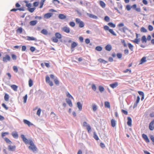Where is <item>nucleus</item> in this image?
<instances>
[{"label": "nucleus", "instance_id": "obj_1", "mask_svg": "<svg viewBox=\"0 0 154 154\" xmlns=\"http://www.w3.org/2000/svg\"><path fill=\"white\" fill-rule=\"evenodd\" d=\"M20 137L26 144H29L30 145V146H29V150L32 151L33 152H35L37 151V148L31 140L27 139L23 134H21Z\"/></svg>", "mask_w": 154, "mask_h": 154}, {"label": "nucleus", "instance_id": "obj_2", "mask_svg": "<svg viewBox=\"0 0 154 154\" xmlns=\"http://www.w3.org/2000/svg\"><path fill=\"white\" fill-rule=\"evenodd\" d=\"M24 2L26 3V6L28 8V10L31 13L33 12L35 8H31L32 6V4L31 3H28V1H25Z\"/></svg>", "mask_w": 154, "mask_h": 154}, {"label": "nucleus", "instance_id": "obj_3", "mask_svg": "<svg viewBox=\"0 0 154 154\" xmlns=\"http://www.w3.org/2000/svg\"><path fill=\"white\" fill-rule=\"evenodd\" d=\"M75 22L77 24H79V27L80 28L83 27L85 25L84 23L81 21V20L78 18H76L75 20Z\"/></svg>", "mask_w": 154, "mask_h": 154}, {"label": "nucleus", "instance_id": "obj_4", "mask_svg": "<svg viewBox=\"0 0 154 154\" xmlns=\"http://www.w3.org/2000/svg\"><path fill=\"white\" fill-rule=\"evenodd\" d=\"M45 81L46 82L48 83L50 86H52L53 85V82L50 81V78L47 75L46 76Z\"/></svg>", "mask_w": 154, "mask_h": 154}, {"label": "nucleus", "instance_id": "obj_5", "mask_svg": "<svg viewBox=\"0 0 154 154\" xmlns=\"http://www.w3.org/2000/svg\"><path fill=\"white\" fill-rule=\"evenodd\" d=\"M149 128L151 131H153L154 129V119L152 120L149 123Z\"/></svg>", "mask_w": 154, "mask_h": 154}, {"label": "nucleus", "instance_id": "obj_6", "mask_svg": "<svg viewBox=\"0 0 154 154\" xmlns=\"http://www.w3.org/2000/svg\"><path fill=\"white\" fill-rule=\"evenodd\" d=\"M11 60V58L8 55H6L5 57L3 58V60L4 62H7L8 61H9Z\"/></svg>", "mask_w": 154, "mask_h": 154}, {"label": "nucleus", "instance_id": "obj_7", "mask_svg": "<svg viewBox=\"0 0 154 154\" xmlns=\"http://www.w3.org/2000/svg\"><path fill=\"white\" fill-rule=\"evenodd\" d=\"M62 30L63 31L66 33H69L70 32L69 28L67 26L63 27L62 28Z\"/></svg>", "mask_w": 154, "mask_h": 154}, {"label": "nucleus", "instance_id": "obj_8", "mask_svg": "<svg viewBox=\"0 0 154 154\" xmlns=\"http://www.w3.org/2000/svg\"><path fill=\"white\" fill-rule=\"evenodd\" d=\"M23 122L25 124L27 125L29 127H30L31 126L33 125V124L32 123L26 119H23Z\"/></svg>", "mask_w": 154, "mask_h": 154}, {"label": "nucleus", "instance_id": "obj_9", "mask_svg": "<svg viewBox=\"0 0 154 154\" xmlns=\"http://www.w3.org/2000/svg\"><path fill=\"white\" fill-rule=\"evenodd\" d=\"M16 146H15L10 145L8 146V149L9 151H14L15 150Z\"/></svg>", "mask_w": 154, "mask_h": 154}, {"label": "nucleus", "instance_id": "obj_10", "mask_svg": "<svg viewBox=\"0 0 154 154\" xmlns=\"http://www.w3.org/2000/svg\"><path fill=\"white\" fill-rule=\"evenodd\" d=\"M140 100V97L139 96H138L137 97V100L134 103L133 108H134L137 107L138 103H139Z\"/></svg>", "mask_w": 154, "mask_h": 154}, {"label": "nucleus", "instance_id": "obj_11", "mask_svg": "<svg viewBox=\"0 0 154 154\" xmlns=\"http://www.w3.org/2000/svg\"><path fill=\"white\" fill-rule=\"evenodd\" d=\"M53 13H48L45 14L44 16V18L46 19H48L50 18L53 15Z\"/></svg>", "mask_w": 154, "mask_h": 154}, {"label": "nucleus", "instance_id": "obj_12", "mask_svg": "<svg viewBox=\"0 0 154 154\" xmlns=\"http://www.w3.org/2000/svg\"><path fill=\"white\" fill-rule=\"evenodd\" d=\"M142 137L143 138V139H144V140L147 143H149V139H148V137H147V135L144 134H143L142 135Z\"/></svg>", "mask_w": 154, "mask_h": 154}, {"label": "nucleus", "instance_id": "obj_13", "mask_svg": "<svg viewBox=\"0 0 154 154\" xmlns=\"http://www.w3.org/2000/svg\"><path fill=\"white\" fill-rule=\"evenodd\" d=\"M142 137L143 138V139H144V140L147 143H149V139H148V137H147V135L144 134H143L142 135Z\"/></svg>", "mask_w": 154, "mask_h": 154}, {"label": "nucleus", "instance_id": "obj_14", "mask_svg": "<svg viewBox=\"0 0 154 154\" xmlns=\"http://www.w3.org/2000/svg\"><path fill=\"white\" fill-rule=\"evenodd\" d=\"M118 85V83L117 82H115L110 85V86L112 88L116 87Z\"/></svg>", "mask_w": 154, "mask_h": 154}, {"label": "nucleus", "instance_id": "obj_15", "mask_svg": "<svg viewBox=\"0 0 154 154\" xmlns=\"http://www.w3.org/2000/svg\"><path fill=\"white\" fill-rule=\"evenodd\" d=\"M132 120L131 118L130 117H128L127 125L130 126H131L132 125Z\"/></svg>", "mask_w": 154, "mask_h": 154}, {"label": "nucleus", "instance_id": "obj_16", "mask_svg": "<svg viewBox=\"0 0 154 154\" xmlns=\"http://www.w3.org/2000/svg\"><path fill=\"white\" fill-rule=\"evenodd\" d=\"M12 135L15 138H17L18 135L16 131H14L12 133Z\"/></svg>", "mask_w": 154, "mask_h": 154}, {"label": "nucleus", "instance_id": "obj_17", "mask_svg": "<svg viewBox=\"0 0 154 154\" xmlns=\"http://www.w3.org/2000/svg\"><path fill=\"white\" fill-rule=\"evenodd\" d=\"M17 10H19L20 11H24V9L23 8H19L17 9L13 8L11 10V11H16Z\"/></svg>", "mask_w": 154, "mask_h": 154}, {"label": "nucleus", "instance_id": "obj_18", "mask_svg": "<svg viewBox=\"0 0 154 154\" xmlns=\"http://www.w3.org/2000/svg\"><path fill=\"white\" fill-rule=\"evenodd\" d=\"M138 93L139 95L142 96L141 100H143L144 99V93L142 91H138Z\"/></svg>", "mask_w": 154, "mask_h": 154}, {"label": "nucleus", "instance_id": "obj_19", "mask_svg": "<svg viewBox=\"0 0 154 154\" xmlns=\"http://www.w3.org/2000/svg\"><path fill=\"white\" fill-rule=\"evenodd\" d=\"M58 17L60 19L63 20L66 18V16L63 14H60L58 16Z\"/></svg>", "mask_w": 154, "mask_h": 154}, {"label": "nucleus", "instance_id": "obj_20", "mask_svg": "<svg viewBox=\"0 0 154 154\" xmlns=\"http://www.w3.org/2000/svg\"><path fill=\"white\" fill-rule=\"evenodd\" d=\"M66 101L70 107L72 106V104L71 100L69 99H66Z\"/></svg>", "mask_w": 154, "mask_h": 154}, {"label": "nucleus", "instance_id": "obj_21", "mask_svg": "<svg viewBox=\"0 0 154 154\" xmlns=\"http://www.w3.org/2000/svg\"><path fill=\"white\" fill-rule=\"evenodd\" d=\"M105 49L108 51H110L112 49V48L111 45H107L105 47Z\"/></svg>", "mask_w": 154, "mask_h": 154}, {"label": "nucleus", "instance_id": "obj_22", "mask_svg": "<svg viewBox=\"0 0 154 154\" xmlns=\"http://www.w3.org/2000/svg\"><path fill=\"white\" fill-rule=\"evenodd\" d=\"M11 87L14 91H17L18 86L17 85H13L11 86Z\"/></svg>", "mask_w": 154, "mask_h": 154}, {"label": "nucleus", "instance_id": "obj_23", "mask_svg": "<svg viewBox=\"0 0 154 154\" xmlns=\"http://www.w3.org/2000/svg\"><path fill=\"white\" fill-rule=\"evenodd\" d=\"M77 105L79 110L81 111L82 109V105L79 102H78Z\"/></svg>", "mask_w": 154, "mask_h": 154}, {"label": "nucleus", "instance_id": "obj_24", "mask_svg": "<svg viewBox=\"0 0 154 154\" xmlns=\"http://www.w3.org/2000/svg\"><path fill=\"white\" fill-rule=\"evenodd\" d=\"M138 38V35L137 34H136V38H135L134 40H132V42H134V43L138 44L140 41V40L139 39L137 38Z\"/></svg>", "mask_w": 154, "mask_h": 154}, {"label": "nucleus", "instance_id": "obj_25", "mask_svg": "<svg viewBox=\"0 0 154 154\" xmlns=\"http://www.w3.org/2000/svg\"><path fill=\"white\" fill-rule=\"evenodd\" d=\"M78 45V44L75 42H73L71 44V49L74 48Z\"/></svg>", "mask_w": 154, "mask_h": 154}, {"label": "nucleus", "instance_id": "obj_26", "mask_svg": "<svg viewBox=\"0 0 154 154\" xmlns=\"http://www.w3.org/2000/svg\"><path fill=\"white\" fill-rule=\"evenodd\" d=\"M88 16L90 18H91L93 19H97L98 18V17L97 16L94 15L93 14H88Z\"/></svg>", "mask_w": 154, "mask_h": 154}, {"label": "nucleus", "instance_id": "obj_27", "mask_svg": "<svg viewBox=\"0 0 154 154\" xmlns=\"http://www.w3.org/2000/svg\"><path fill=\"white\" fill-rule=\"evenodd\" d=\"M27 40L28 41H32V40L36 41L37 40L34 37H30V36H27Z\"/></svg>", "mask_w": 154, "mask_h": 154}, {"label": "nucleus", "instance_id": "obj_28", "mask_svg": "<svg viewBox=\"0 0 154 154\" xmlns=\"http://www.w3.org/2000/svg\"><path fill=\"white\" fill-rule=\"evenodd\" d=\"M111 126L113 127H114L116 125V122L115 120L113 119L111 120Z\"/></svg>", "mask_w": 154, "mask_h": 154}, {"label": "nucleus", "instance_id": "obj_29", "mask_svg": "<svg viewBox=\"0 0 154 154\" xmlns=\"http://www.w3.org/2000/svg\"><path fill=\"white\" fill-rule=\"evenodd\" d=\"M100 6L103 8H105L106 7V4L103 1H100Z\"/></svg>", "mask_w": 154, "mask_h": 154}, {"label": "nucleus", "instance_id": "obj_30", "mask_svg": "<svg viewBox=\"0 0 154 154\" xmlns=\"http://www.w3.org/2000/svg\"><path fill=\"white\" fill-rule=\"evenodd\" d=\"M37 21L36 20H32L30 22L29 24L31 26H34L37 24Z\"/></svg>", "mask_w": 154, "mask_h": 154}, {"label": "nucleus", "instance_id": "obj_31", "mask_svg": "<svg viewBox=\"0 0 154 154\" xmlns=\"http://www.w3.org/2000/svg\"><path fill=\"white\" fill-rule=\"evenodd\" d=\"M98 61L100 63H103L104 64H106L107 63V61L102 59L100 58L98 60Z\"/></svg>", "mask_w": 154, "mask_h": 154}, {"label": "nucleus", "instance_id": "obj_32", "mask_svg": "<svg viewBox=\"0 0 154 154\" xmlns=\"http://www.w3.org/2000/svg\"><path fill=\"white\" fill-rule=\"evenodd\" d=\"M56 37L58 39H61L62 38V35L58 32H57L55 34Z\"/></svg>", "mask_w": 154, "mask_h": 154}, {"label": "nucleus", "instance_id": "obj_33", "mask_svg": "<svg viewBox=\"0 0 154 154\" xmlns=\"http://www.w3.org/2000/svg\"><path fill=\"white\" fill-rule=\"evenodd\" d=\"M105 107L108 108H110V105L109 103L107 101H106L104 103Z\"/></svg>", "mask_w": 154, "mask_h": 154}, {"label": "nucleus", "instance_id": "obj_34", "mask_svg": "<svg viewBox=\"0 0 154 154\" xmlns=\"http://www.w3.org/2000/svg\"><path fill=\"white\" fill-rule=\"evenodd\" d=\"M141 41L142 43H146L147 42V39L146 36L144 35L141 38Z\"/></svg>", "mask_w": 154, "mask_h": 154}, {"label": "nucleus", "instance_id": "obj_35", "mask_svg": "<svg viewBox=\"0 0 154 154\" xmlns=\"http://www.w3.org/2000/svg\"><path fill=\"white\" fill-rule=\"evenodd\" d=\"M9 95L7 94H5L4 96V99L5 101H8L9 100Z\"/></svg>", "mask_w": 154, "mask_h": 154}, {"label": "nucleus", "instance_id": "obj_36", "mask_svg": "<svg viewBox=\"0 0 154 154\" xmlns=\"http://www.w3.org/2000/svg\"><path fill=\"white\" fill-rule=\"evenodd\" d=\"M146 61V57H143L141 59L140 61V64H142Z\"/></svg>", "mask_w": 154, "mask_h": 154}, {"label": "nucleus", "instance_id": "obj_37", "mask_svg": "<svg viewBox=\"0 0 154 154\" xmlns=\"http://www.w3.org/2000/svg\"><path fill=\"white\" fill-rule=\"evenodd\" d=\"M93 137L94 139L97 140H99V138L95 132H94Z\"/></svg>", "mask_w": 154, "mask_h": 154}, {"label": "nucleus", "instance_id": "obj_38", "mask_svg": "<svg viewBox=\"0 0 154 154\" xmlns=\"http://www.w3.org/2000/svg\"><path fill=\"white\" fill-rule=\"evenodd\" d=\"M128 45L130 49L132 51L133 50V46L131 43H128Z\"/></svg>", "mask_w": 154, "mask_h": 154}, {"label": "nucleus", "instance_id": "obj_39", "mask_svg": "<svg viewBox=\"0 0 154 154\" xmlns=\"http://www.w3.org/2000/svg\"><path fill=\"white\" fill-rule=\"evenodd\" d=\"M41 32L42 33L45 35H47L48 34V32L47 30L45 29H43L41 31Z\"/></svg>", "mask_w": 154, "mask_h": 154}, {"label": "nucleus", "instance_id": "obj_40", "mask_svg": "<svg viewBox=\"0 0 154 154\" xmlns=\"http://www.w3.org/2000/svg\"><path fill=\"white\" fill-rule=\"evenodd\" d=\"M51 40L52 41L55 43H57L58 42V39L56 37H53L52 38Z\"/></svg>", "mask_w": 154, "mask_h": 154}, {"label": "nucleus", "instance_id": "obj_41", "mask_svg": "<svg viewBox=\"0 0 154 154\" xmlns=\"http://www.w3.org/2000/svg\"><path fill=\"white\" fill-rule=\"evenodd\" d=\"M66 94L67 97L69 98H71L73 100L74 99L73 97L71 95L69 94V92H66Z\"/></svg>", "mask_w": 154, "mask_h": 154}, {"label": "nucleus", "instance_id": "obj_42", "mask_svg": "<svg viewBox=\"0 0 154 154\" xmlns=\"http://www.w3.org/2000/svg\"><path fill=\"white\" fill-rule=\"evenodd\" d=\"M46 0H41L40 3V6L39 8H42L44 5V3Z\"/></svg>", "mask_w": 154, "mask_h": 154}, {"label": "nucleus", "instance_id": "obj_43", "mask_svg": "<svg viewBox=\"0 0 154 154\" xmlns=\"http://www.w3.org/2000/svg\"><path fill=\"white\" fill-rule=\"evenodd\" d=\"M33 85V82L32 80L30 79L29 81V87H31Z\"/></svg>", "mask_w": 154, "mask_h": 154}, {"label": "nucleus", "instance_id": "obj_44", "mask_svg": "<svg viewBox=\"0 0 154 154\" xmlns=\"http://www.w3.org/2000/svg\"><path fill=\"white\" fill-rule=\"evenodd\" d=\"M87 131L88 133H90L91 131V129L90 125H88L86 127Z\"/></svg>", "mask_w": 154, "mask_h": 154}, {"label": "nucleus", "instance_id": "obj_45", "mask_svg": "<svg viewBox=\"0 0 154 154\" xmlns=\"http://www.w3.org/2000/svg\"><path fill=\"white\" fill-rule=\"evenodd\" d=\"M108 25L111 27L114 28L116 27L115 24L112 22L109 23Z\"/></svg>", "mask_w": 154, "mask_h": 154}, {"label": "nucleus", "instance_id": "obj_46", "mask_svg": "<svg viewBox=\"0 0 154 154\" xmlns=\"http://www.w3.org/2000/svg\"><path fill=\"white\" fill-rule=\"evenodd\" d=\"M98 88L100 91L101 92H102L104 91V88L103 86H99Z\"/></svg>", "mask_w": 154, "mask_h": 154}, {"label": "nucleus", "instance_id": "obj_47", "mask_svg": "<svg viewBox=\"0 0 154 154\" xmlns=\"http://www.w3.org/2000/svg\"><path fill=\"white\" fill-rule=\"evenodd\" d=\"M16 31L17 32L21 33L23 31V29L21 27H20Z\"/></svg>", "mask_w": 154, "mask_h": 154}, {"label": "nucleus", "instance_id": "obj_48", "mask_svg": "<svg viewBox=\"0 0 154 154\" xmlns=\"http://www.w3.org/2000/svg\"><path fill=\"white\" fill-rule=\"evenodd\" d=\"M95 49L97 51H101L102 50V48L101 46H98L96 47Z\"/></svg>", "mask_w": 154, "mask_h": 154}, {"label": "nucleus", "instance_id": "obj_49", "mask_svg": "<svg viewBox=\"0 0 154 154\" xmlns=\"http://www.w3.org/2000/svg\"><path fill=\"white\" fill-rule=\"evenodd\" d=\"M109 32L114 36H116V33L114 32L112 29H110L109 30Z\"/></svg>", "mask_w": 154, "mask_h": 154}, {"label": "nucleus", "instance_id": "obj_50", "mask_svg": "<svg viewBox=\"0 0 154 154\" xmlns=\"http://www.w3.org/2000/svg\"><path fill=\"white\" fill-rule=\"evenodd\" d=\"M140 31L141 32H147V30L144 27H142L140 29Z\"/></svg>", "mask_w": 154, "mask_h": 154}, {"label": "nucleus", "instance_id": "obj_51", "mask_svg": "<svg viewBox=\"0 0 154 154\" xmlns=\"http://www.w3.org/2000/svg\"><path fill=\"white\" fill-rule=\"evenodd\" d=\"M27 95L26 94L23 97V102L24 103H26V102L27 100Z\"/></svg>", "mask_w": 154, "mask_h": 154}, {"label": "nucleus", "instance_id": "obj_52", "mask_svg": "<svg viewBox=\"0 0 154 154\" xmlns=\"http://www.w3.org/2000/svg\"><path fill=\"white\" fill-rule=\"evenodd\" d=\"M5 141L8 143H12L11 141L8 138L6 137V138H5Z\"/></svg>", "mask_w": 154, "mask_h": 154}, {"label": "nucleus", "instance_id": "obj_53", "mask_svg": "<svg viewBox=\"0 0 154 154\" xmlns=\"http://www.w3.org/2000/svg\"><path fill=\"white\" fill-rule=\"evenodd\" d=\"M69 25L71 26H72V27H74L75 26V24L74 22H70L69 23Z\"/></svg>", "mask_w": 154, "mask_h": 154}, {"label": "nucleus", "instance_id": "obj_54", "mask_svg": "<svg viewBox=\"0 0 154 154\" xmlns=\"http://www.w3.org/2000/svg\"><path fill=\"white\" fill-rule=\"evenodd\" d=\"M55 84L57 85H59V82L57 79H55L54 80Z\"/></svg>", "mask_w": 154, "mask_h": 154}, {"label": "nucleus", "instance_id": "obj_55", "mask_svg": "<svg viewBox=\"0 0 154 154\" xmlns=\"http://www.w3.org/2000/svg\"><path fill=\"white\" fill-rule=\"evenodd\" d=\"M41 112V110L40 108H38L37 112V114L38 116H39L40 115V113Z\"/></svg>", "mask_w": 154, "mask_h": 154}, {"label": "nucleus", "instance_id": "obj_56", "mask_svg": "<svg viewBox=\"0 0 154 154\" xmlns=\"http://www.w3.org/2000/svg\"><path fill=\"white\" fill-rule=\"evenodd\" d=\"M13 69L14 71L16 72H17L18 71V68L17 66H13Z\"/></svg>", "mask_w": 154, "mask_h": 154}, {"label": "nucleus", "instance_id": "obj_57", "mask_svg": "<svg viewBox=\"0 0 154 154\" xmlns=\"http://www.w3.org/2000/svg\"><path fill=\"white\" fill-rule=\"evenodd\" d=\"M12 59L14 60H16L17 59V56L14 54H12L11 55Z\"/></svg>", "mask_w": 154, "mask_h": 154}, {"label": "nucleus", "instance_id": "obj_58", "mask_svg": "<svg viewBox=\"0 0 154 154\" xmlns=\"http://www.w3.org/2000/svg\"><path fill=\"white\" fill-rule=\"evenodd\" d=\"M93 109L94 111H95L97 109V106L95 104L92 105Z\"/></svg>", "mask_w": 154, "mask_h": 154}, {"label": "nucleus", "instance_id": "obj_59", "mask_svg": "<svg viewBox=\"0 0 154 154\" xmlns=\"http://www.w3.org/2000/svg\"><path fill=\"white\" fill-rule=\"evenodd\" d=\"M39 2H34L33 3V6L35 7L38 6L39 5Z\"/></svg>", "mask_w": 154, "mask_h": 154}, {"label": "nucleus", "instance_id": "obj_60", "mask_svg": "<svg viewBox=\"0 0 154 154\" xmlns=\"http://www.w3.org/2000/svg\"><path fill=\"white\" fill-rule=\"evenodd\" d=\"M116 55L117 57L119 59L121 58L122 56V54L120 53H117Z\"/></svg>", "mask_w": 154, "mask_h": 154}, {"label": "nucleus", "instance_id": "obj_61", "mask_svg": "<svg viewBox=\"0 0 154 154\" xmlns=\"http://www.w3.org/2000/svg\"><path fill=\"white\" fill-rule=\"evenodd\" d=\"M148 29L149 31H152L153 30V27L151 25H149L148 26Z\"/></svg>", "mask_w": 154, "mask_h": 154}, {"label": "nucleus", "instance_id": "obj_62", "mask_svg": "<svg viewBox=\"0 0 154 154\" xmlns=\"http://www.w3.org/2000/svg\"><path fill=\"white\" fill-rule=\"evenodd\" d=\"M104 20L106 22H108L109 21V18L107 16H105L104 17Z\"/></svg>", "mask_w": 154, "mask_h": 154}, {"label": "nucleus", "instance_id": "obj_63", "mask_svg": "<svg viewBox=\"0 0 154 154\" xmlns=\"http://www.w3.org/2000/svg\"><path fill=\"white\" fill-rule=\"evenodd\" d=\"M103 28H104V29L106 31H107V30L109 31V30L110 29H109V27L107 26H106V25L104 26V27H103Z\"/></svg>", "mask_w": 154, "mask_h": 154}, {"label": "nucleus", "instance_id": "obj_64", "mask_svg": "<svg viewBox=\"0 0 154 154\" xmlns=\"http://www.w3.org/2000/svg\"><path fill=\"white\" fill-rule=\"evenodd\" d=\"M150 137L151 140L153 142V144L154 145V137L152 135H151L150 136Z\"/></svg>", "mask_w": 154, "mask_h": 154}]
</instances>
